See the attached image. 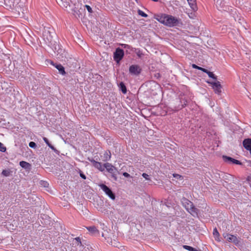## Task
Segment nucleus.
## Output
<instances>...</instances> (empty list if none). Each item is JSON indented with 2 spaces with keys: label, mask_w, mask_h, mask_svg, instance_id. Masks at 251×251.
Instances as JSON below:
<instances>
[{
  "label": "nucleus",
  "mask_w": 251,
  "mask_h": 251,
  "mask_svg": "<svg viewBox=\"0 0 251 251\" xmlns=\"http://www.w3.org/2000/svg\"><path fill=\"white\" fill-rule=\"evenodd\" d=\"M138 14L143 17H147L148 15L141 10H138Z\"/></svg>",
  "instance_id": "obj_26"
},
{
  "label": "nucleus",
  "mask_w": 251,
  "mask_h": 251,
  "mask_svg": "<svg viewBox=\"0 0 251 251\" xmlns=\"http://www.w3.org/2000/svg\"><path fill=\"white\" fill-rule=\"evenodd\" d=\"M2 175L5 176H8L10 175L9 170H3L2 172Z\"/></svg>",
  "instance_id": "obj_25"
},
{
  "label": "nucleus",
  "mask_w": 251,
  "mask_h": 251,
  "mask_svg": "<svg viewBox=\"0 0 251 251\" xmlns=\"http://www.w3.org/2000/svg\"><path fill=\"white\" fill-rule=\"evenodd\" d=\"M213 233V235L214 236L215 240L218 241H220L219 233L217 229L216 228L214 229Z\"/></svg>",
  "instance_id": "obj_20"
},
{
  "label": "nucleus",
  "mask_w": 251,
  "mask_h": 251,
  "mask_svg": "<svg viewBox=\"0 0 251 251\" xmlns=\"http://www.w3.org/2000/svg\"><path fill=\"white\" fill-rule=\"evenodd\" d=\"M192 67H193V68H195V69H197V68H198V66H197V65H195V64H193V65H192Z\"/></svg>",
  "instance_id": "obj_37"
},
{
  "label": "nucleus",
  "mask_w": 251,
  "mask_h": 251,
  "mask_svg": "<svg viewBox=\"0 0 251 251\" xmlns=\"http://www.w3.org/2000/svg\"><path fill=\"white\" fill-rule=\"evenodd\" d=\"M201 71H202V72H204V73H206V74H207V73H208V71L207 70H206V69H204V68H202V70H201Z\"/></svg>",
  "instance_id": "obj_34"
},
{
  "label": "nucleus",
  "mask_w": 251,
  "mask_h": 251,
  "mask_svg": "<svg viewBox=\"0 0 251 251\" xmlns=\"http://www.w3.org/2000/svg\"><path fill=\"white\" fill-rule=\"evenodd\" d=\"M141 69L140 67L136 65H133L129 67V73L132 75H138L141 72Z\"/></svg>",
  "instance_id": "obj_8"
},
{
  "label": "nucleus",
  "mask_w": 251,
  "mask_h": 251,
  "mask_svg": "<svg viewBox=\"0 0 251 251\" xmlns=\"http://www.w3.org/2000/svg\"><path fill=\"white\" fill-rule=\"evenodd\" d=\"M124 51L119 48L117 49L114 52V60L118 62H119L124 56Z\"/></svg>",
  "instance_id": "obj_7"
},
{
  "label": "nucleus",
  "mask_w": 251,
  "mask_h": 251,
  "mask_svg": "<svg viewBox=\"0 0 251 251\" xmlns=\"http://www.w3.org/2000/svg\"><path fill=\"white\" fill-rule=\"evenodd\" d=\"M20 165L23 168L25 169H29L30 167V164L25 161H22L20 162Z\"/></svg>",
  "instance_id": "obj_18"
},
{
  "label": "nucleus",
  "mask_w": 251,
  "mask_h": 251,
  "mask_svg": "<svg viewBox=\"0 0 251 251\" xmlns=\"http://www.w3.org/2000/svg\"><path fill=\"white\" fill-rule=\"evenodd\" d=\"M183 206L192 216L195 217L198 215V209L194 207L193 203L187 199L184 198L182 200Z\"/></svg>",
  "instance_id": "obj_2"
},
{
  "label": "nucleus",
  "mask_w": 251,
  "mask_h": 251,
  "mask_svg": "<svg viewBox=\"0 0 251 251\" xmlns=\"http://www.w3.org/2000/svg\"><path fill=\"white\" fill-rule=\"evenodd\" d=\"M29 146L31 148H35L36 147V145L35 143L31 141L29 143Z\"/></svg>",
  "instance_id": "obj_29"
},
{
  "label": "nucleus",
  "mask_w": 251,
  "mask_h": 251,
  "mask_svg": "<svg viewBox=\"0 0 251 251\" xmlns=\"http://www.w3.org/2000/svg\"><path fill=\"white\" fill-rule=\"evenodd\" d=\"M50 64L54 66L59 71V73L62 75H65L66 72L64 68L61 64H54L52 61H50Z\"/></svg>",
  "instance_id": "obj_13"
},
{
  "label": "nucleus",
  "mask_w": 251,
  "mask_h": 251,
  "mask_svg": "<svg viewBox=\"0 0 251 251\" xmlns=\"http://www.w3.org/2000/svg\"><path fill=\"white\" fill-rule=\"evenodd\" d=\"M208 82L212 85V88L214 89L215 93L220 94L221 93L222 86L220 82L216 81L213 82Z\"/></svg>",
  "instance_id": "obj_9"
},
{
  "label": "nucleus",
  "mask_w": 251,
  "mask_h": 251,
  "mask_svg": "<svg viewBox=\"0 0 251 251\" xmlns=\"http://www.w3.org/2000/svg\"><path fill=\"white\" fill-rule=\"evenodd\" d=\"M126 49H127V48H129V46H128V45H126Z\"/></svg>",
  "instance_id": "obj_44"
},
{
  "label": "nucleus",
  "mask_w": 251,
  "mask_h": 251,
  "mask_svg": "<svg viewBox=\"0 0 251 251\" xmlns=\"http://www.w3.org/2000/svg\"><path fill=\"white\" fill-rule=\"evenodd\" d=\"M123 176H126V172L123 173Z\"/></svg>",
  "instance_id": "obj_41"
},
{
  "label": "nucleus",
  "mask_w": 251,
  "mask_h": 251,
  "mask_svg": "<svg viewBox=\"0 0 251 251\" xmlns=\"http://www.w3.org/2000/svg\"><path fill=\"white\" fill-rule=\"evenodd\" d=\"M113 237H114L113 240H112L111 237H107V238L105 237V240H106L107 242L109 244L114 247L119 248L120 243L116 240V238L114 236V235H113Z\"/></svg>",
  "instance_id": "obj_10"
},
{
  "label": "nucleus",
  "mask_w": 251,
  "mask_h": 251,
  "mask_svg": "<svg viewBox=\"0 0 251 251\" xmlns=\"http://www.w3.org/2000/svg\"><path fill=\"white\" fill-rule=\"evenodd\" d=\"M111 156V155L110 151H105L103 154V156L102 157V160L103 161H108L110 160Z\"/></svg>",
  "instance_id": "obj_16"
},
{
  "label": "nucleus",
  "mask_w": 251,
  "mask_h": 251,
  "mask_svg": "<svg viewBox=\"0 0 251 251\" xmlns=\"http://www.w3.org/2000/svg\"><path fill=\"white\" fill-rule=\"evenodd\" d=\"M173 176H174L175 177H176V178H178V177H181V176L180 175H177V174H174Z\"/></svg>",
  "instance_id": "obj_35"
},
{
  "label": "nucleus",
  "mask_w": 251,
  "mask_h": 251,
  "mask_svg": "<svg viewBox=\"0 0 251 251\" xmlns=\"http://www.w3.org/2000/svg\"><path fill=\"white\" fill-rule=\"evenodd\" d=\"M106 169V171L111 174L112 177H113L114 180L117 179L116 176V172L117 169L116 168L111 165L109 163H104V169Z\"/></svg>",
  "instance_id": "obj_3"
},
{
  "label": "nucleus",
  "mask_w": 251,
  "mask_h": 251,
  "mask_svg": "<svg viewBox=\"0 0 251 251\" xmlns=\"http://www.w3.org/2000/svg\"><path fill=\"white\" fill-rule=\"evenodd\" d=\"M41 184L43 185L45 187H46L47 185H48V184L46 181H43Z\"/></svg>",
  "instance_id": "obj_33"
},
{
  "label": "nucleus",
  "mask_w": 251,
  "mask_h": 251,
  "mask_svg": "<svg viewBox=\"0 0 251 251\" xmlns=\"http://www.w3.org/2000/svg\"><path fill=\"white\" fill-rule=\"evenodd\" d=\"M88 160L90 161L93 166L98 170H99L100 172H103L104 171V164L102 165L100 162L96 161L93 158H88Z\"/></svg>",
  "instance_id": "obj_6"
},
{
  "label": "nucleus",
  "mask_w": 251,
  "mask_h": 251,
  "mask_svg": "<svg viewBox=\"0 0 251 251\" xmlns=\"http://www.w3.org/2000/svg\"><path fill=\"white\" fill-rule=\"evenodd\" d=\"M155 19L159 23L169 27L176 26L179 23V19L172 15L161 14L156 16Z\"/></svg>",
  "instance_id": "obj_1"
},
{
  "label": "nucleus",
  "mask_w": 251,
  "mask_h": 251,
  "mask_svg": "<svg viewBox=\"0 0 251 251\" xmlns=\"http://www.w3.org/2000/svg\"><path fill=\"white\" fill-rule=\"evenodd\" d=\"M183 248L189 251H199L197 249L187 245H184Z\"/></svg>",
  "instance_id": "obj_24"
},
{
  "label": "nucleus",
  "mask_w": 251,
  "mask_h": 251,
  "mask_svg": "<svg viewBox=\"0 0 251 251\" xmlns=\"http://www.w3.org/2000/svg\"><path fill=\"white\" fill-rule=\"evenodd\" d=\"M142 176H143V177L144 178H145L146 180H150V177H149V176L148 174H146V173H143V174H142Z\"/></svg>",
  "instance_id": "obj_31"
},
{
  "label": "nucleus",
  "mask_w": 251,
  "mask_h": 251,
  "mask_svg": "<svg viewBox=\"0 0 251 251\" xmlns=\"http://www.w3.org/2000/svg\"><path fill=\"white\" fill-rule=\"evenodd\" d=\"M119 86L121 89L122 92L124 94H126V86L123 81L120 82Z\"/></svg>",
  "instance_id": "obj_23"
},
{
  "label": "nucleus",
  "mask_w": 251,
  "mask_h": 251,
  "mask_svg": "<svg viewBox=\"0 0 251 251\" xmlns=\"http://www.w3.org/2000/svg\"><path fill=\"white\" fill-rule=\"evenodd\" d=\"M197 69H198V70H201H201H202V68L198 66V67Z\"/></svg>",
  "instance_id": "obj_39"
},
{
  "label": "nucleus",
  "mask_w": 251,
  "mask_h": 251,
  "mask_svg": "<svg viewBox=\"0 0 251 251\" xmlns=\"http://www.w3.org/2000/svg\"><path fill=\"white\" fill-rule=\"evenodd\" d=\"M222 3V1L221 0H217L216 1V4H221Z\"/></svg>",
  "instance_id": "obj_36"
},
{
  "label": "nucleus",
  "mask_w": 251,
  "mask_h": 251,
  "mask_svg": "<svg viewBox=\"0 0 251 251\" xmlns=\"http://www.w3.org/2000/svg\"><path fill=\"white\" fill-rule=\"evenodd\" d=\"M75 240L77 241V245L81 246V242L80 241V239L79 237L76 238Z\"/></svg>",
  "instance_id": "obj_32"
},
{
  "label": "nucleus",
  "mask_w": 251,
  "mask_h": 251,
  "mask_svg": "<svg viewBox=\"0 0 251 251\" xmlns=\"http://www.w3.org/2000/svg\"><path fill=\"white\" fill-rule=\"evenodd\" d=\"M224 160L226 162H231L233 164H237V165H241V163L238 160L233 159L230 157L227 156H224Z\"/></svg>",
  "instance_id": "obj_14"
},
{
  "label": "nucleus",
  "mask_w": 251,
  "mask_h": 251,
  "mask_svg": "<svg viewBox=\"0 0 251 251\" xmlns=\"http://www.w3.org/2000/svg\"><path fill=\"white\" fill-rule=\"evenodd\" d=\"M6 147H4L1 142H0V151L1 152H5L6 151Z\"/></svg>",
  "instance_id": "obj_28"
},
{
  "label": "nucleus",
  "mask_w": 251,
  "mask_h": 251,
  "mask_svg": "<svg viewBox=\"0 0 251 251\" xmlns=\"http://www.w3.org/2000/svg\"><path fill=\"white\" fill-rule=\"evenodd\" d=\"M128 176H129V174H128L127 173H126V177H127Z\"/></svg>",
  "instance_id": "obj_42"
},
{
  "label": "nucleus",
  "mask_w": 251,
  "mask_h": 251,
  "mask_svg": "<svg viewBox=\"0 0 251 251\" xmlns=\"http://www.w3.org/2000/svg\"><path fill=\"white\" fill-rule=\"evenodd\" d=\"M56 1L60 6L66 8L67 10V8L71 6V0H56Z\"/></svg>",
  "instance_id": "obj_11"
},
{
  "label": "nucleus",
  "mask_w": 251,
  "mask_h": 251,
  "mask_svg": "<svg viewBox=\"0 0 251 251\" xmlns=\"http://www.w3.org/2000/svg\"><path fill=\"white\" fill-rule=\"evenodd\" d=\"M68 12L69 13H71L72 14H73L74 16H76L77 15H78L79 10L78 8L75 6L74 8H72L70 9V10L69 11L68 10Z\"/></svg>",
  "instance_id": "obj_17"
},
{
  "label": "nucleus",
  "mask_w": 251,
  "mask_h": 251,
  "mask_svg": "<svg viewBox=\"0 0 251 251\" xmlns=\"http://www.w3.org/2000/svg\"><path fill=\"white\" fill-rule=\"evenodd\" d=\"M117 79H118L117 80V81H120V80H119V79H120L119 76L117 78Z\"/></svg>",
  "instance_id": "obj_43"
},
{
  "label": "nucleus",
  "mask_w": 251,
  "mask_h": 251,
  "mask_svg": "<svg viewBox=\"0 0 251 251\" xmlns=\"http://www.w3.org/2000/svg\"><path fill=\"white\" fill-rule=\"evenodd\" d=\"M86 228L93 235L97 236L100 234L99 230L95 226H88Z\"/></svg>",
  "instance_id": "obj_12"
},
{
  "label": "nucleus",
  "mask_w": 251,
  "mask_h": 251,
  "mask_svg": "<svg viewBox=\"0 0 251 251\" xmlns=\"http://www.w3.org/2000/svg\"><path fill=\"white\" fill-rule=\"evenodd\" d=\"M244 148L249 151L251 150V139H245L243 142Z\"/></svg>",
  "instance_id": "obj_15"
},
{
  "label": "nucleus",
  "mask_w": 251,
  "mask_h": 251,
  "mask_svg": "<svg viewBox=\"0 0 251 251\" xmlns=\"http://www.w3.org/2000/svg\"><path fill=\"white\" fill-rule=\"evenodd\" d=\"M43 140L44 141V142L47 144V145L53 151H55V149L54 148V147L52 146L49 142V140H48V139L46 137H43Z\"/></svg>",
  "instance_id": "obj_22"
},
{
  "label": "nucleus",
  "mask_w": 251,
  "mask_h": 251,
  "mask_svg": "<svg viewBox=\"0 0 251 251\" xmlns=\"http://www.w3.org/2000/svg\"><path fill=\"white\" fill-rule=\"evenodd\" d=\"M188 3L192 9H195L196 8V0H187Z\"/></svg>",
  "instance_id": "obj_19"
},
{
  "label": "nucleus",
  "mask_w": 251,
  "mask_h": 251,
  "mask_svg": "<svg viewBox=\"0 0 251 251\" xmlns=\"http://www.w3.org/2000/svg\"><path fill=\"white\" fill-rule=\"evenodd\" d=\"M80 176L83 178V179H85L86 178V176L84 175L83 174H80Z\"/></svg>",
  "instance_id": "obj_38"
},
{
  "label": "nucleus",
  "mask_w": 251,
  "mask_h": 251,
  "mask_svg": "<svg viewBox=\"0 0 251 251\" xmlns=\"http://www.w3.org/2000/svg\"><path fill=\"white\" fill-rule=\"evenodd\" d=\"M47 34L48 33H47L46 32H45L43 34L44 39L45 40V39H46L48 43H50L52 41V37L50 35L49 37H48Z\"/></svg>",
  "instance_id": "obj_21"
},
{
  "label": "nucleus",
  "mask_w": 251,
  "mask_h": 251,
  "mask_svg": "<svg viewBox=\"0 0 251 251\" xmlns=\"http://www.w3.org/2000/svg\"><path fill=\"white\" fill-rule=\"evenodd\" d=\"M123 176H126V172L123 173Z\"/></svg>",
  "instance_id": "obj_40"
},
{
  "label": "nucleus",
  "mask_w": 251,
  "mask_h": 251,
  "mask_svg": "<svg viewBox=\"0 0 251 251\" xmlns=\"http://www.w3.org/2000/svg\"><path fill=\"white\" fill-rule=\"evenodd\" d=\"M85 7H86V8L87 9V10H88V11L89 13H92V12H93L92 9L91 7L89 5H85Z\"/></svg>",
  "instance_id": "obj_30"
},
{
  "label": "nucleus",
  "mask_w": 251,
  "mask_h": 251,
  "mask_svg": "<svg viewBox=\"0 0 251 251\" xmlns=\"http://www.w3.org/2000/svg\"><path fill=\"white\" fill-rule=\"evenodd\" d=\"M207 74L208 75L209 77L213 78V79H214V80L217 79L216 77L215 76L214 74L212 72L208 71V73H207Z\"/></svg>",
  "instance_id": "obj_27"
},
{
  "label": "nucleus",
  "mask_w": 251,
  "mask_h": 251,
  "mask_svg": "<svg viewBox=\"0 0 251 251\" xmlns=\"http://www.w3.org/2000/svg\"><path fill=\"white\" fill-rule=\"evenodd\" d=\"M99 186L103 190L105 194L107 195L111 200H114L115 199V194L106 185L104 184H100L99 185Z\"/></svg>",
  "instance_id": "obj_4"
},
{
  "label": "nucleus",
  "mask_w": 251,
  "mask_h": 251,
  "mask_svg": "<svg viewBox=\"0 0 251 251\" xmlns=\"http://www.w3.org/2000/svg\"><path fill=\"white\" fill-rule=\"evenodd\" d=\"M170 112L169 111H166V113Z\"/></svg>",
  "instance_id": "obj_45"
},
{
  "label": "nucleus",
  "mask_w": 251,
  "mask_h": 251,
  "mask_svg": "<svg viewBox=\"0 0 251 251\" xmlns=\"http://www.w3.org/2000/svg\"><path fill=\"white\" fill-rule=\"evenodd\" d=\"M223 236L226 241L229 242L233 243L236 245H238L239 243V240L236 236L228 233H224Z\"/></svg>",
  "instance_id": "obj_5"
}]
</instances>
